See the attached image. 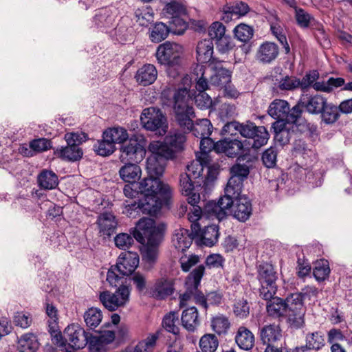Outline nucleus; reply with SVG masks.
I'll return each instance as SVG.
<instances>
[{
	"label": "nucleus",
	"instance_id": "obj_1",
	"mask_svg": "<svg viewBox=\"0 0 352 352\" xmlns=\"http://www.w3.org/2000/svg\"><path fill=\"white\" fill-rule=\"evenodd\" d=\"M192 99L187 87L179 88L174 94V111L175 118L178 124L184 129L190 131L198 138L210 136L213 127L208 119L204 118L197 120L192 124V118L194 117V111L190 102Z\"/></svg>",
	"mask_w": 352,
	"mask_h": 352
},
{
	"label": "nucleus",
	"instance_id": "obj_2",
	"mask_svg": "<svg viewBox=\"0 0 352 352\" xmlns=\"http://www.w3.org/2000/svg\"><path fill=\"white\" fill-rule=\"evenodd\" d=\"M139 192L144 195L143 208L149 212H158L162 207V199L168 198L170 187L159 178L149 175L136 184Z\"/></svg>",
	"mask_w": 352,
	"mask_h": 352
},
{
	"label": "nucleus",
	"instance_id": "obj_3",
	"mask_svg": "<svg viewBox=\"0 0 352 352\" xmlns=\"http://www.w3.org/2000/svg\"><path fill=\"white\" fill-rule=\"evenodd\" d=\"M51 336L53 344L65 352H74L83 349L88 341L85 330L74 323L69 324L63 333L54 330L51 332Z\"/></svg>",
	"mask_w": 352,
	"mask_h": 352
},
{
	"label": "nucleus",
	"instance_id": "obj_4",
	"mask_svg": "<svg viewBox=\"0 0 352 352\" xmlns=\"http://www.w3.org/2000/svg\"><path fill=\"white\" fill-rule=\"evenodd\" d=\"M87 135L83 132H71L65 135V140L67 145L65 147H58L54 154L58 157L69 162H76L82 157V150L79 145L85 142Z\"/></svg>",
	"mask_w": 352,
	"mask_h": 352
},
{
	"label": "nucleus",
	"instance_id": "obj_5",
	"mask_svg": "<svg viewBox=\"0 0 352 352\" xmlns=\"http://www.w3.org/2000/svg\"><path fill=\"white\" fill-rule=\"evenodd\" d=\"M257 278L261 283L260 296L264 300H269L277 291L276 280V273L274 267L267 263L260 264L257 268Z\"/></svg>",
	"mask_w": 352,
	"mask_h": 352
},
{
	"label": "nucleus",
	"instance_id": "obj_6",
	"mask_svg": "<svg viewBox=\"0 0 352 352\" xmlns=\"http://www.w3.org/2000/svg\"><path fill=\"white\" fill-rule=\"evenodd\" d=\"M163 230V226H155L152 219L143 218L136 223L133 236L141 243H144L146 241L157 243L162 241Z\"/></svg>",
	"mask_w": 352,
	"mask_h": 352
},
{
	"label": "nucleus",
	"instance_id": "obj_7",
	"mask_svg": "<svg viewBox=\"0 0 352 352\" xmlns=\"http://www.w3.org/2000/svg\"><path fill=\"white\" fill-rule=\"evenodd\" d=\"M140 122L145 129L155 131L160 135H164L168 129L165 116L160 109L156 107L144 109L140 116Z\"/></svg>",
	"mask_w": 352,
	"mask_h": 352
},
{
	"label": "nucleus",
	"instance_id": "obj_8",
	"mask_svg": "<svg viewBox=\"0 0 352 352\" xmlns=\"http://www.w3.org/2000/svg\"><path fill=\"white\" fill-rule=\"evenodd\" d=\"M183 53L182 45L170 41L160 44L156 51V58L159 63L168 67V74L170 75V67L180 65Z\"/></svg>",
	"mask_w": 352,
	"mask_h": 352
},
{
	"label": "nucleus",
	"instance_id": "obj_9",
	"mask_svg": "<svg viewBox=\"0 0 352 352\" xmlns=\"http://www.w3.org/2000/svg\"><path fill=\"white\" fill-rule=\"evenodd\" d=\"M131 289L126 285H120L115 292L103 291L99 294V300L107 310L114 311L125 307L129 302Z\"/></svg>",
	"mask_w": 352,
	"mask_h": 352
},
{
	"label": "nucleus",
	"instance_id": "obj_10",
	"mask_svg": "<svg viewBox=\"0 0 352 352\" xmlns=\"http://www.w3.org/2000/svg\"><path fill=\"white\" fill-rule=\"evenodd\" d=\"M286 319L292 327L299 328L304 324L305 313L300 294H292L285 299Z\"/></svg>",
	"mask_w": 352,
	"mask_h": 352
},
{
	"label": "nucleus",
	"instance_id": "obj_11",
	"mask_svg": "<svg viewBox=\"0 0 352 352\" xmlns=\"http://www.w3.org/2000/svg\"><path fill=\"white\" fill-rule=\"evenodd\" d=\"M131 138L129 144L122 146L120 148V160L122 162H141L146 155L144 142L142 135L135 136Z\"/></svg>",
	"mask_w": 352,
	"mask_h": 352
},
{
	"label": "nucleus",
	"instance_id": "obj_12",
	"mask_svg": "<svg viewBox=\"0 0 352 352\" xmlns=\"http://www.w3.org/2000/svg\"><path fill=\"white\" fill-rule=\"evenodd\" d=\"M205 267L199 265L188 276L186 280V292L180 296V306H185L188 301L194 299L197 302V296L201 292L198 290L200 281L204 274Z\"/></svg>",
	"mask_w": 352,
	"mask_h": 352
},
{
	"label": "nucleus",
	"instance_id": "obj_13",
	"mask_svg": "<svg viewBox=\"0 0 352 352\" xmlns=\"http://www.w3.org/2000/svg\"><path fill=\"white\" fill-rule=\"evenodd\" d=\"M250 144L247 140L241 142L239 140L226 138L217 142L215 151L218 153H225L230 157L245 153L250 148Z\"/></svg>",
	"mask_w": 352,
	"mask_h": 352
},
{
	"label": "nucleus",
	"instance_id": "obj_14",
	"mask_svg": "<svg viewBox=\"0 0 352 352\" xmlns=\"http://www.w3.org/2000/svg\"><path fill=\"white\" fill-rule=\"evenodd\" d=\"M139 255L135 252H124L118 257L116 266L122 276L131 274L139 265Z\"/></svg>",
	"mask_w": 352,
	"mask_h": 352
},
{
	"label": "nucleus",
	"instance_id": "obj_15",
	"mask_svg": "<svg viewBox=\"0 0 352 352\" xmlns=\"http://www.w3.org/2000/svg\"><path fill=\"white\" fill-rule=\"evenodd\" d=\"M210 85L223 88L226 84L231 82V72L223 68L220 63L217 65L209 64Z\"/></svg>",
	"mask_w": 352,
	"mask_h": 352
},
{
	"label": "nucleus",
	"instance_id": "obj_16",
	"mask_svg": "<svg viewBox=\"0 0 352 352\" xmlns=\"http://www.w3.org/2000/svg\"><path fill=\"white\" fill-rule=\"evenodd\" d=\"M231 177L228 182V192L230 193L231 187L236 191H242L243 182L250 173V168L246 164H236L231 169Z\"/></svg>",
	"mask_w": 352,
	"mask_h": 352
},
{
	"label": "nucleus",
	"instance_id": "obj_17",
	"mask_svg": "<svg viewBox=\"0 0 352 352\" xmlns=\"http://www.w3.org/2000/svg\"><path fill=\"white\" fill-rule=\"evenodd\" d=\"M231 212L234 217L240 221H247L252 214V207L250 199L241 194L235 199V203Z\"/></svg>",
	"mask_w": 352,
	"mask_h": 352
},
{
	"label": "nucleus",
	"instance_id": "obj_18",
	"mask_svg": "<svg viewBox=\"0 0 352 352\" xmlns=\"http://www.w3.org/2000/svg\"><path fill=\"white\" fill-rule=\"evenodd\" d=\"M259 334L261 341L271 346L281 339L282 330L278 324H267L260 329Z\"/></svg>",
	"mask_w": 352,
	"mask_h": 352
},
{
	"label": "nucleus",
	"instance_id": "obj_19",
	"mask_svg": "<svg viewBox=\"0 0 352 352\" xmlns=\"http://www.w3.org/2000/svg\"><path fill=\"white\" fill-rule=\"evenodd\" d=\"M197 60L199 63H210L214 65L215 60L212 58L214 45L212 41L204 39L200 41L197 45Z\"/></svg>",
	"mask_w": 352,
	"mask_h": 352
},
{
	"label": "nucleus",
	"instance_id": "obj_20",
	"mask_svg": "<svg viewBox=\"0 0 352 352\" xmlns=\"http://www.w3.org/2000/svg\"><path fill=\"white\" fill-rule=\"evenodd\" d=\"M148 151L151 153L150 155H154L160 160L163 159L166 162L174 157L173 151L165 140L164 142L151 141L148 146Z\"/></svg>",
	"mask_w": 352,
	"mask_h": 352
},
{
	"label": "nucleus",
	"instance_id": "obj_21",
	"mask_svg": "<svg viewBox=\"0 0 352 352\" xmlns=\"http://www.w3.org/2000/svg\"><path fill=\"white\" fill-rule=\"evenodd\" d=\"M278 54V47L274 43L267 41L259 46L256 57L261 63H270L277 58Z\"/></svg>",
	"mask_w": 352,
	"mask_h": 352
},
{
	"label": "nucleus",
	"instance_id": "obj_22",
	"mask_svg": "<svg viewBox=\"0 0 352 352\" xmlns=\"http://www.w3.org/2000/svg\"><path fill=\"white\" fill-rule=\"evenodd\" d=\"M191 177L186 175H180L179 186L183 195L187 197L189 204H198L200 201L199 193L195 192L194 184Z\"/></svg>",
	"mask_w": 352,
	"mask_h": 352
},
{
	"label": "nucleus",
	"instance_id": "obj_23",
	"mask_svg": "<svg viewBox=\"0 0 352 352\" xmlns=\"http://www.w3.org/2000/svg\"><path fill=\"white\" fill-rule=\"evenodd\" d=\"M157 77L156 67L152 64H145L136 72L135 78L137 82L143 85L147 86L153 84Z\"/></svg>",
	"mask_w": 352,
	"mask_h": 352
},
{
	"label": "nucleus",
	"instance_id": "obj_24",
	"mask_svg": "<svg viewBox=\"0 0 352 352\" xmlns=\"http://www.w3.org/2000/svg\"><path fill=\"white\" fill-rule=\"evenodd\" d=\"M326 100L321 96H308L304 95L300 100V104L311 113H319L326 104Z\"/></svg>",
	"mask_w": 352,
	"mask_h": 352
},
{
	"label": "nucleus",
	"instance_id": "obj_25",
	"mask_svg": "<svg viewBox=\"0 0 352 352\" xmlns=\"http://www.w3.org/2000/svg\"><path fill=\"white\" fill-rule=\"evenodd\" d=\"M266 305V311L269 316L274 318H286L285 300L279 297H274L269 300Z\"/></svg>",
	"mask_w": 352,
	"mask_h": 352
},
{
	"label": "nucleus",
	"instance_id": "obj_26",
	"mask_svg": "<svg viewBox=\"0 0 352 352\" xmlns=\"http://www.w3.org/2000/svg\"><path fill=\"white\" fill-rule=\"evenodd\" d=\"M235 342L240 349L248 351L254 346L255 338L250 330L241 326L236 333Z\"/></svg>",
	"mask_w": 352,
	"mask_h": 352
},
{
	"label": "nucleus",
	"instance_id": "obj_27",
	"mask_svg": "<svg viewBox=\"0 0 352 352\" xmlns=\"http://www.w3.org/2000/svg\"><path fill=\"white\" fill-rule=\"evenodd\" d=\"M158 339V334L152 333L145 339L139 341L135 345H129L121 352H151Z\"/></svg>",
	"mask_w": 352,
	"mask_h": 352
},
{
	"label": "nucleus",
	"instance_id": "obj_28",
	"mask_svg": "<svg viewBox=\"0 0 352 352\" xmlns=\"http://www.w3.org/2000/svg\"><path fill=\"white\" fill-rule=\"evenodd\" d=\"M192 241L191 235L187 229L179 228L175 230L172 242L178 251H185L191 245Z\"/></svg>",
	"mask_w": 352,
	"mask_h": 352
},
{
	"label": "nucleus",
	"instance_id": "obj_29",
	"mask_svg": "<svg viewBox=\"0 0 352 352\" xmlns=\"http://www.w3.org/2000/svg\"><path fill=\"white\" fill-rule=\"evenodd\" d=\"M119 170L120 178L125 182L134 184L137 179H139L142 175L140 167L136 164L131 162H124Z\"/></svg>",
	"mask_w": 352,
	"mask_h": 352
},
{
	"label": "nucleus",
	"instance_id": "obj_30",
	"mask_svg": "<svg viewBox=\"0 0 352 352\" xmlns=\"http://www.w3.org/2000/svg\"><path fill=\"white\" fill-rule=\"evenodd\" d=\"M193 234L200 237L204 245L211 247L218 241L219 236V228L214 224L207 226L204 230L200 228V232Z\"/></svg>",
	"mask_w": 352,
	"mask_h": 352
},
{
	"label": "nucleus",
	"instance_id": "obj_31",
	"mask_svg": "<svg viewBox=\"0 0 352 352\" xmlns=\"http://www.w3.org/2000/svg\"><path fill=\"white\" fill-rule=\"evenodd\" d=\"M173 282L168 278H161L156 280L152 292L153 294L159 298H164L173 293Z\"/></svg>",
	"mask_w": 352,
	"mask_h": 352
},
{
	"label": "nucleus",
	"instance_id": "obj_32",
	"mask_svg": "<svg viewBox=\"0 0 352 352\" xmlns=\"http://www.w3.org/2000/svg\"><path fill=\"white\" fill-rule=\"evenodd\" d=\"M182 324L188 331H194L199 324L198 311L195 307H190L183 311Z\"/></svg>",
	"mask_w": 352,
	"mask_h": 352
},
{
	"label": "nucleus",
	"instance_id": "obj_33",
	"mask_svg": "<svg viewBox=\"0 0 352 352\" xmlns=\"http://www.w3.org/2000/svg\"><path fill=\"white\" fill-rule=\"evenodd\" d=\"M165 4L162 13L165 18L169 19L174 16H184L186 9L179 0H161Z\"/></svg>",
	"mask_w": 352,
	"mask_h": 352
},
{
	"label": "nucleus",
	"instance_id": "obj_34",
	"mask_svg": "<svg viewBox=\"0 0 352 352\" xmlns=\"http://www.w3.org/2000/svg\"><path fill=\"white\" fill-rule=\"evenodd\" d=\"M289 111V103L286 100L280 99L274 100L270 103L268 108L269 115L277 120H285L287 113Z\"/></svg>",
	"mask_w": 352,
	"mask_h": 352
},
{
	"label": "nucleus",
	"instance_id": "obj_35",
	"mask_svg": "<svg viewBox=\"0 0 352 352\" xmlns=\"http://www.w3.org/2000/svg\"><path fill=\"white\" fill-rule=\"evenodd\" d=\"M228 186L227 185L225 188V195L220 197L217 202L221 210L224 213V217L226 216L228 211L231 212L235 203V199L241 193V191H236V189H234L232 187H231L230 193L228 192Z\"/></svg>",
	"mask_w": 352,
	"mask_h": 352
},
{
	"label": "nucleus",
	"instance_id": "obj_36",
	"mask_svg": "<svg viewBox=\"0 0 352 352\" xmlns=\"http://www.w3.org/2000/svg\"><path fill=\"white\" fill-rule=\"evenodd\" d=\"M38 186L45 190H52L58 185V178L52 170H43L37 177Z\"/></svg>",
	"mask_w": 352,
	"mask_h": 352
},
{
	"label": "nucleus",
	"instance_id": "obj_37",
	"mask_svg": "<svg viewBox=\"0 0 352 352\" xmlns=\"http://www.w3.org/2000/svg\"><path fill=\"white\" fill-rule=\"evenodd\" d=\"M166 162L164 160L156 158L154 155H149L146 162V170L148 174L153 177H160L163 175Z\"/></svg>",
	"mask_w": 352,
	"mask_h": 352
},
{
	"label": "nucleus",
	"instance_id": "obj_38",
	"mask_svg": "<svg viewBox=\"0 0 352 352\" xmlns=\"http://www.w3.org/2000/svg\"><path fill=\"white\" fill-rule=\"evenodd\" d=\"M275 133L274 138L276 141L281 145L287 144L290 139L291 126L285 122V120H277L272 125Z\"/></svg>",
	"mask_w": 352,
	"mask_h": 352
},
{
	"label": "nucleus",
	"instance_id": "obj_39",
	"mask_svg": "<svg viewBox=\"0 0 352 352\" xmlns=\"http://www.w3.org/2000/svg\"><path fill=\"white\" fill-rule=\"evenodd\" d=\"M209 68L203 65H197L195 69L196 89L199 92H205L209 88L210 74Z\"/></svg>",
	"mask_w": 352,
	"mask_h": 352
},
{
	"label": "nucleus",
	"instance_id": "obj_40",
	"mask_svg": "<svg viewBox=\"0 0 352 352\" xmlns=\"http://www.w3.org/2000/svg\"><path fill=\"white\" fill-rule=\"evenodd\" d=\"M100 232L104 235L110 236L117 226L115 217L111 213L104 212L98 219Z\"/></svg>",
	"mask_w": 352,
	"mask_h": 352
},
{
	"label": "nucleus",
	"instance_id": "obj_41",
	"mask_svg": "<svg viewBox=\"0 0 352 352\" xmlns=\"http://www.w3.org/2000/svg\"><path fill=\"white\" fill-rule=\"evenodd\" d=\"M103 138L109 139L114 145L124 142L129 138L127 131L120 126L109 128L103 132Z\"/></svg>",
	"mask_w": 352,
	"mask_h": 352
},
{
	"label": "nucleus",
	"instance_id": "obj_42",
	"mask_svg": "<svg viewBox=\"0 0 352 352\" xmlns=\"http://www.w3.org/2000/svg\"><path fill=\"white\" fill-rule=\"evenodd\" d=\"M210 327L217 334L225 335L230 328V322L226 316L219 314L211 318Z\"/></svg>",
	"mask_w": 352,
	"mask_h": 352
},
{
	"label": "nucleus",
	"instance_id": "obj_43",
	"mask_svg": "<svg viewBox=\"0 0 352 352\" xmlns=\"http://www.w3.org/2000/svg\"><path fill=\"white\" fill-rule=\"evenodd\" d=\"M38 345L36 337L32 333L23 335L18 341V348L21 352H35Z\"/></svg>",
	"mask_w": 352,
	"mask_h": 352
},
{
	"label": "nucleus",
	"instance_id": "obj_44",
	"mask_svg": "<svg viewBox=\"0 0 352 352\" xmlns=\"http://www.w3.org/2000/svg\"><path fill=\"white\" fill-rule=\"evenodd\" d=\"M83 318L87 327L94 329L102 322V312L99 308L91 307L84 313Z\"/></svg>",
	"mask_w": 352,
	"mask_h": 352
},
{
	"label": "nucleus",
	"instance_id": "obj_45",
	"mask_svg": "<svg viewBox=\"0 0 352 352\" xmlns=\"http://www.w3.org/2000/svg\"><path fill=\"white\" fill-rule=\"evenodd\" d=\"M137 22L142 26H148L154 20V12L151 7L142 6L135 11Z\"/></svg>",
	"mask_w": 352,
	"mask_h": 352
},
{
	"label": "nucleus",
	"instance_id": "obj_46",
	"mask_svg": "<svg viewBox=\"0 0 352 352\" xmlns=\"http://www.w3.org/2000/svg\"><path fill=\"white\" fill-rule=\"evenodd\" d=\"M210 161V160H207L206 162H204L200 157H197L195 160L192 161L190 164L187 166L186 172L184 174L188 175L193 179H198L201 176L204 166L209 164Z\"/></svg>",
	"mask_w": 352,
	"mask_h": 352
},
{
	"label": "nucleus",
	"instance_id": "obj_47",
	"mask_svg": "<svg viewBox=\"0 0 352 352\" xmlns=\"http://www.w3.org/2000/svg\"><path fill=\"white\" fill-rule=\"evenodd\" d=\"M170 30L162 22L156 23L150 33V39L153 43H160L167 38Z\"/></svg>",
	"mask_w": 352,
	"mask_h": 352
},
{
	"label": "nucleus",
	"instance_id": "obj_48",
	"mask_svg": "<svg viewBox=\"0 0 352 352\" xmlns=\"http://www.w3.org/2000/svg\"><path fill=\"white\" fill-rule=\"evenodd\" d=\"M179 324V317L178 314L174 311H171L164 316L162 320V326L163 327L170 333H172L175 335L179 333V328L178 326Z\"/></svg>",
	"mask_w": 352,
	"mask_h": 352
},
{
	"label": "nucleus",
	"instance_id": "obj_49",
	"mask_svg": "<svg viewBox=\"0 0 352 352\" xmlns=\"http://www.w3.org/2000/svg\"><path fill=\"white\" fill-rule=\"evenodd\" d=\"M270 135L266 128L263 126H258L252 137L253 142L251 144L254 148H259L265 145L269 140Z\"/></svg>",
	"mask_w": 352,
	"mask_h": 352
},
{
	"label": "nucleus",
	"instance_id": "obj_50",
	"mask_svg": "<svg viewBox=\"0 0 352 352\" xmlns=\"http://www.w3.org/2000/svg\"><path fill=\"white\" fill-rule=\"evenodd\" d=\"M165 140L169 147L173 149V155H175V151L182 149L184 143L186 141V137L179 132H170L166 136Z\"/></svg>",
	"mask_w": 352,
	"mask_h": 352
},
{
	"label": "nucleus",
	"instance_id": "obj_51",
	"mask_svg": "<svg viewBox=\"0 0 352 352\" xmlns=\"http://www.w3.org/2000/svg\"><path fill=\"white\" fill-rule=\"evenodd\" d=\"M324 345V336L321 332L316 331L306 336L305 347L309 350H319Z\"/></svg>",
	"mask_w": 352,
	"mask_h": 352
},
{
	"label": "nucleus",
	"instance_id": "obj_52",
	"mask_svg": "<svg viewBox=\"0 0 352 352\" xmlns=\"http://www.w3.org/2000/svg\"><path fill=\"white\" fill-rule=\"evenodd\" d=\"M330 273L329 262L327 260L322 259L317 261L313 270V274L317 281H323Z\"/></svg>",
	"mask_w": 352,
	"mask_h": 352
},
{
	"label": "nucleus",
	"instance_id": "obj_53",
	"mask_svg": "<svg viewBox=\"0 0 352 352\" xmlns=\"http://www.w3.org/2000/svg\"><path fill=\"white\" fill-rule=\"evenodd\" d=\"M195 204H190L192 209L188 213V220L192 223L191 230L192 234H197L200 232V224L197 222L201 219V216L204 212L201 207Z\"/></svg>",
	"mask_w": 352,
	"mask_h": 352
},
{
	"label": "nucleus",
	"instance_id": "obj_54",
	"mask_svg": "<svg viewBox=\"0 0 352 352\" xmlns=\"http://www.w3.org/2000/svg\"><path fill=\"white\" fill-rule=\"evenodd\" d=\"M200 153L197 154L196 157H200L204 162L210 160L209 157V152L212 149L215 151L217 142L214 143L213 140L209 138V136L203 137L200 138Z\"/></svg>",
	"mask_w": 352,
	"mask_h": 352
},
{
	"label": "nucleus",
	"instance_id": "obj_55",
	"mask_svg": "<svg viewBox=\"0 0 352 352\" xmlns=\"http://www.w3.org/2000/svg\"><path fill=\"white\" fill-rule=\"evenodd\" d=\"M218 346V339L214 334H206L199 341V346L203 352H214Z\"/></svg>",
	"mask_w": 352,
	"mask_h": 352
},
{
	"label": "nucleus",
	"instance_id": "obj_56",
	"mask_svg": "<svg viewBox=\"0 0 352 352\" xmlns=\"http://www.w3.org/2000/svg\"><path fill=\"white\" fill-rule=\"evenodd\" d=\"M160 241L154 243L152 241H146V245L144 246L142 252L143 259L147 263H153L157 257V246Z\"/></svg>",
	"mask_w": 352,
	"mask_h": 352
},
{
	"label": "nucleus",
	"instance_id": "obj_57",
	"mask_svg": "<svg viewBox=\"0 0 352 352\" xmlns=\"http://www.w3.org/2000/svg\"><path fill=\"white\" fill-rule=\"evenodd\" d=\"M233 32L235 38L241 42L248 41L252 37L254 33L252 28L244 23L236 26Z\"/></svg>",
	"mask_w": 352,
	"mask_h": 352
},
{
	"label": "nucleus",
	"instance_id": "obj_58",
	"mask_svg": "<svg viewBox=\"0 0 352 352\" xmlns=\"http://www.w3.org/2000/svg\"><path fill=\"white\" fill-rule=\"evenodd\" d=\"M321 112L322 121L327 124L334 123L340 116L339 109L331 104L326 103Z\"/></svg>",
	"mask_w": 352,
	"mask_h": 352
},
{
	"label": "nucleus",
	"instance_id": "obj_59",
	"mask_svg": "<svg viewBox=\"0 0 352 352\" xmlns=\"http://www.w3.org/2000/svg\"><path fill=\"white\" fill-rule=\"evenodd\" d=\"M270 30L272 34L277 38V40L282 44L285 50V53L288 54L290 51L289 45L287 43V38L283 34V29L280 23H272L270 25Z\"/></svg>",
	"mask_w": 352,
	"mask_h": 352
},
{
	"label": "nucleus",
	"instance_id": "obj_60",
	"mask_svg": "<svg viewBox=\"0 0 352 352\" xmlns=\"http://www.w3.org/2000/svg\"><path fill=\"white\" fill-rule=\"evenodd\" d=\"M94 150L98 155L108 156L114 152L116 146L109 139L102 138V140L94 146Z\"/></svg>",
	"mask_w": 352,
	"mask_h": 352
},
{
	"label": "nucleus",
	"instance_id": "obj_61",
	"mask_svg": "<svg viewBox=\"0 0 352 352\" xmlns=\"http://www.w3.org/2000/svg\"><path fill=\"white\" fill-rule=\"evenodd\" d=\"M142 206V199H141L138 203L135 201L126 204L125 206V208L124 210V213H125L128 217L135 218L138 215L140 214V212L148 214L151 215H155L157 212H149L145 210Z\"/></svg>",
	"mask_w": 352,
	"mask_h": 352
},
{
	"label": "nucleus",
	"instance_id": "obj_62",
	"mask_svg": "<svg viewBox=\"0 0 352 352\" xmlns=\"http://www.w3.org/2000/svg\"><path fill=\"white\" fill-rule=\"evenodd\" d=\"M221 300V296L218 293L213 292L208 293L206 296L201 292L197 296V303L202 305L204 308H207L208 304L216 305L219 304Z\"/></svg>",
	"mask_w": 352,
	"mask_h": 352
},
{
	"label": "nucleus",
	"instance_id": "obj_63",
	"mask_svg": "<svg viewBox=\"0 0 352 352\" xmlns=\"http://www.w3.org/2000/svg\"><path fill=\"white\" fill-rule=\"evenodd\" d=\"M124 276L119 273L118 268L113 265L108 270L106 280L111 287L118 288L120 285H124Z\"/></svg>",
	"mask_w": 352,
	"mask_h": 352
},
{
	"label": "nucleus",
	"instance_id": "obj_64",
	"mask_svg": "<svg viewBox=\"0 0 352 352\" xmlns=\"http://www.w3.org/2000/svg\"><path fill=\"white\" fill-rule=\"evenodd\" d=\"M295 16L297 23L301 28H306L316 23L314 18L302 9L296 10Z\"/></svg>",
	"mask_w": 352,
	"mask_h": 352
}]
</instances>
